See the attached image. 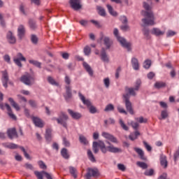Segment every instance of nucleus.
Here are the masks:
<instances>
[{"mask_svg":"<svg viewBox=\"0 0 179 179\" xmlns=\"http://www.w3.org/2000/svg\"><path fill=\"white\" fill-rule=\"evenodd\" d=\"M141 85H142V81L141 80H137L135 83V87L134 88L132 87H128L126 86L124 87V92L125 94H123V101H124L126 110L129 114L131 115H134L135 114V112L134 111V108L132 107V103L129 100L131 99V96H133L135 97L136 96V92L139 91V89L141 88Z\"/></svg>","mask_w":179,"mask_h":179,"instance_id":"nucleus-1","label":"nucleus"},{"mask_svg":"<svg viewBox=\"0 0 179 179\" xmlns=\"http://www.w3.org/2000/svg\"><path fill=\"white\" fill-rule=\"evenodd\" d=\"M143 6L145 9V10L141 12V15L145 17L142 19L143 23L145 26H155L156 22H155V13L152 10L153 7L146 2H143Z\"/></svg>","mask_w":179,"mask_h":179,"instance_id":"nucleus-2","label":"nucleus"},{"mask_svg":"<svg viewBox=\"0 0 179 179\" xmlns=\"http://www.w3.org/2000/svg\"><path fill=\"white\" fill-rule=\"evenodd\" d=\"M69 120V116H68V115L64 111H61L59 113V117L52 118V121H57V124L62 125V127L66 128V129H68V123L66 122V121H68Z\"/></svg>","mask_w":179,"mask_h":179,"instance_id":"nucleus-3","label":"nucleus"},{"mask_svg":"<svg viewBox=\"0 0 179 179\" xmlns=\"http://www.w3.org/2000/svg\"><path fill=\"white\" fill-rule=\"evenodd\" d=\"M99 148L102 153H107V147H106V144L103 141H99L98 142H93L92 150L94 153H99Z\"/></svg>","mask_w":179,"mask_h":179,"instance_id":"nucleus-4","label":"nucleus"},{"mask_svg":"<svg viewBox=\"0 0 179 179\" xmlns=\"http://www.w3.org/2000/svg\"><path fill=\"white\" fill-rule=\"evenodd\" d=\"M113 34L120 43V44L122 45V47H124V48H127L128 51L131 50V43H127V41L125 40V38L120 36L118 29L115 28L113 30Z\"/></svg>","mask_w":179,"mask_h":179,"instance_id":"nucleus-5","label":"nucleus"},{"mask_svg":"<svg viewBox=\"0 0 179 179\" xmlns=\"http://www.w3.org/2000/svg\"><path fill=\"white\" fill-rule=\"evenodd\" d=\"M78 94L83 104L87 106V107L89 108L90 113H91V114H96V113H97V109L96 108V107H94V106L92 105V102H90V100L86 99L85 96H83V94H82L81 93H79Z\"/></svg>","mask_w":179,"mask_h":179,"instance_id":"nucleus-6","label":"nucleus"},{"mask_svg":"<svg viewBox=\"0 0 179 179\" xmlns=\"http://www.w3.org/2000/svg\"><path fill=\"white\" fill-rule=\"evenodd\" d=\"M20 80L27 86H31V85H34V81L36 80V78H34V76H32L31 75L27 73L26 75L22 76Z\"/></svg>","mask_w":179,"mask_h":179,"instance_id":"nucleus-7","label":"nucleus"},{"mask_svg":"<svg viewBox=\"0 0 179 179\" xmlns=\"http://www.w3.org/2000/svg\"><path fill=\"white\" fill-rule=\"evenodd\" d=\"M99 176H100L99 173V169L96 168H88L85 177L86 179H92V177H94V178H97Z\"/></svg>","mask_w":179,"mask_h":179,"instance_id":"nucleus-8","label":"nucleus"},{"mask_svg":"<svg viewBox=\"0 0 179 179\" xmlns=\"http://www.w3.org/2000/svg\"><path fill=\"white\" fill-rule=\"evenodd\" d=\"M5 107L7 109L8 111V115H9L10 117L12 118V120H16V115L13 114V112L12 111V108H10V106L9 104L6 103L5 106L2 102H0V108L1 110H5Z\"/></svg>","mask_w":179,"mask_h":179,"instance_id":"nucleus-9","label":"nucleus"},{"mask_svg":"<svg viewBox=\"0 0 179 179\" xmlns=\"http://www.w3.org/2000/svg\"><path fill=\"white\" fill-rule=\"evenodd\" d=\"M31 120L34 124L35 127H37L38 128H44V125H45L44 121L38 117L33 116L31 117Z\"/></svg>","mask_w":179,"mask_h":179,"instance_id":"nucleus-10","label":"nucleus"},{"mask_svg":"<svg viewBox=\"0 0 179 179\" xmlns=\"http://www.w3.org/2000/svg\"><path fill=\"white\" fill-rule=\"evenodd\" d=\"M106 142L109 145V146L106 147V152H110V153H121L122 152L121 148L114 147L110 141H106Z\"/></svg>","mask_w":179,"mask_h":179,"instance_id":"nucleus-11","label":"nucleus"},{"mask_svg":"<svg viewBox=\"0 0 179 179\" xmlns=\"http://www.w3.org/2000/svg\"><path fill=\"white\" fill-rule=\"evenodd\" d=\"M100 40L103 41L104 45H106V48H110L111 45H113V41L108 36H104L103 34H101Z\"/></svg>","mask_w":179,"mask_h":179,"instance_id":"nucleus-12","label":"nucleus"},{"mask_svg":"<svg viewBox=\"0 0 179 179\" xmlns=\"http://www.w3.org/2000/svg\"><path fill=\"white\" fill-rule=\"evenodd\" d=\"M69 3L72 9H73L74 10H79V9H82L80 0H70Z\"/></svg>","mask_w":179,"mask_h":179,"instance_id":"nucleus-13","label":"nucleus"},{"mask_svg":"<svg viewBox=\"0 0 179 179\" xmlns=\"http://www.w3.org/2000/svg\"><path fill=\"white\" fill-rule=\"evenodd\" d=\"M26 36V28L24 25L20 24L17 28V36L20 40H22L23 38Z\"/></svg>","mask_w":179,"mask_h":179,"instance_id":"nucleus-14","label":"nucleus"},{"mask_svg":"<svg viewBox=\"0 0 179 179\" xmlns=\"http://www.w3.org/2000/svg\"><path fill=\"white\" fill-rule=\"evenodd\" d=\"M102 136L108 139V141H110V142H112V143H118V140L113 134L103 131L102 132Z\"/></svg>","mask_w":179,"mask_h":179,"instance_id":"nucleus-15","label":"nucleus"},{"mask_svg":"<svg viewBox=\"0 0 179 179\" xmlns=\"http://www.w3.org/2000/svg\"><path fill=\"white\" fill-rule=\"evenodd\" d=\"M13 61L15 64L17 65V66L22 68V62H20V61L26 62V57H23V55L20 52L17 54V57H14Z\"/></svg>","mask_w":179,"mask_h":179,"instance_id":"nucleus-16","label":"nucleus"},{"mask_svg":"<svg viewBox=\"0 0 179 179\" xmlns=\"http://www.w3.org/2000/svg\"><path fill=\"white\" fill-rule=\"evenodd\" d=\"M2 73V83L3 86L6 87V89L8 87V83L9 82V75L8 74V71L5 70L3 71H1Z\"/></svg>","mask_w":179,"mask_h":179,"instance_id":"nucleus-17","label":"nucleus"},{"mask_svg":"<svg viewBox=\"0 0 179 179\" xmlns=\"http://www.w3.org/2000/svg\"><path fill=\"white\" fill-rule=\"evenodd\" d=\"M67 111L73 120H80L82 118V114L79 112L72 110L71 109H68Z\"/></svg>","mask_w":179,"mask_h":179,"instance_id":"nucleus-18","label":"nucleus"},{"mask_svg":"<svg viewBox=\"0 0 179 179\" xmlns=\"http://www.w3.org/2000/svg\"><path fill=\"white\" fill-rule=\"evenodd\" d=\"M8 136L10 139H13V138H17V131H16V128H10L7 131Z\"/></svg>","mask_w":179,"mask_h":179,"instance_id":"nucleus-19","label":"nucleus"},{"mask_svg":"<svg viewBox=\"0 0 179 179\" xmlns=\"http://www.w3.org/2000/svg\"><path fill=\"white\" fill-rule=\"evenodd\" d=\"M7 40L8 41V43H10V44L16 43V38L15 37V36H13V33H12V31H10L7 33Z\"/></svg>","mask_w":179,"mask_h":179,"instance_id":"nucleus-20","label":"nucleus"},{"mask_svg":"<svg viewBox=\"0 0 179 179\" xmlns=\"http://www.w3.org/2000/svg\"><path fill=\"white\" fill-rule=\"evenodd\" d=\"M45 138L47 142H51L52 141V129L50 128L46 129Z\"/></svg>","mask_w":179,"mask_h":179,"instance_id":"nucleus-21","label":"nucleus"},{"mask_svg":"<svg viewBox=\"0 0 179 179\" xmlns=\"http://www.w3.org/2000/svg\"><path fill=\"white\" fill-rule=\"evenodd\" d=\"M62 157L63 159H66V160H68L71 157V155H69V152L68 151V149L64 148L61 150L60 152Z\"/></svg>","mask_w":179,"mask_h":179,"instance_id":"nucleus-22","label":"nucleus"},{"mask_svg":"<svg viewBox=\"0 0 179 179\" xmlns=\"http://www.w3.org/2000/svg\"><path fill=\"white\" fill-rule=\"evenodd\" d=\"M134 150L136 152H137V154L138 155V156L141 160H146V157L145 156V152H143V150H142V149L138 148H134Z\"/></svg>","mask_w":179,"mask_h":179,"instance_id":"nucleus-23","label":"nucleus"},{"mask_svg":"<svg viewBox=\"0 0 179 179\" xmlns=\"http://www.w3.org/2000/svg\"><path fill=\"white\" fill-rule=\"evenodd\" d=\"M101 59L103 61V62H108V56H107V53L106 52V49L103 48L101 52Z\"/></svg>","mask_w":179,"mask_h":179,"instance_id":"nucleus-24","label":"nucleus"},{"mask_svg":"<svg viewBox=\"0 0 179 179\" xmlns=\"http://www.w3.org/2000/svg\"><path fill=\"white\" fill-rule=\"evenodd\" d=\"M131 65L135 71L139 70V62L138 61V59L133 57L131 59Z\"/></svg>","mask_w":179,"mask_h":179,"instance_id":"nucleus-25","label":"nucleus"},{"mask_svg":"<svg viewBox=\"0 0 179 179\" xmlns=\"http://www.w3.org/2000/svg\"><path fill=\"white\" fill-rule=\"evenodd\" d=\"M151 34H154V36H163L164 34V31L159 29V28H153L151 31Z\"/></svg>","mask_w":179,"mask_h":179,"instance_id":"nucleus-26","label":"nucleus"},{"mask_svg":"<svg viewBox=\"0 0 179 179\" xmlns=\"http://www.w3.org/2000/svg\"><path fill=\"white\" fill-rule=\"evenodd\" d=\"M66 95L64 96L66 100H68V99H71L72 97V91L71 90V86L66 85Z\"/></svg>","mask_w":179,"mask_h":179,"instance_id":"nucleus-27","label":"nucleus"},{"mask_svg":"<svg viewBox=\"0 0 179 179\" xmlns=\"http://www.w3.org/2000/svg\"><path fill=\"white\" fill-rule=\"evenodd\" d=\"M85 69L87 71V72L90 75V76H93V70L92 69V67H90V65L86 63V62H84L83 64Z\"/></svg>","mask_w":179,"mask_h":179,"instance_id":"nucleus-28","label":"nucleus"},{"mask_svg":"<svg viewBox=\"0 0 179 179\" xmlns=\"http://www.w3.org/2000/svg\"><path fill=\"white\" fill-rule=\"evenodd\" d=\"M160 164L164 169H167L168 162H167V157L166 156H161L160 157Z\"/></svg>","mask_w":179,"mask_h":179,"instance_id":"nucleus-29","label":"nucleus"},{"mask_svg":"<svg viewBox=\"0 0 179 179\" xmlns=\"http://www.w3.org/2000/svg\"><path fill=\"white\" fill-rule=\"evenodd\" d=\"M8 101L10 103L11 106L15 108L17 111L20 110V106H19V104L13 100V98H9Z\"/></svg>","mask_w":179,"mask_h":179,"instance_id":"nucleus-30","label":"nucleus"},{"mask_svg":"<svg viewBox=\"0 0 179 179\" xmlns=\"http://www.w3.org/2000/svg\"><path fill=\"white\" fill-rule=\"evenodd\" d=\"M106 8H108L110 15H111L112 16H118V13L114 10V8H113V6H111V5L107 4Z\"/></svg>","mask_w":179,"mask_h":179,"instance_id":"nucleus-31","label":"nucleus"},{"mask_svg":"<svg viewBox=\"0 0 179 179\" xmlns=\"http://www.w3.org/2000/svg\"><path fill=\"white\" fill-rule=\"evenodd\" d=\"M166 86H167V84H166V83L162 82V81L156 82L155 84V87L156 89H162L163 87H166Z\"/></svg>","mask_w":179,"mask_h":179,"instance_id":"nucleus-32","label":"nucleus"},{"mask_svg":"<svg viewBox=\"0 0 179 179\" xmlns=\"http://www.w3.org/2000/svg\"><path fill=\"white\" fill-rule=\"evenodd\" d=\"M29 26L31 30H36L37 29V24L34 20L30 19L29 20Z\"/></svg>","mask_w":179,"mask_h":179,"instance_id":"nucleus-33","label":"nucleus"},{"mask_svg":"<svg viewBox=\"0 0 179 179\" xmlns=\"http://www.w3.org/2000/svg\"><path fill=\"white\" fill-rule=\"evenodd\" d=\"M87 156L90 162H92V163H96V158H94V155H93L92 150H87Z\"/></svg>","mask_w":179,"mask_h":179,"instance_id":"nucleus-34","label":"nucleus"},{"mask_svg":"<svg viewBox=\"0 0 179 179\" xmlns=\"http://www.w3.org/2000/svg\"><path fill=\"white\" fill-rule=\"evenodd\" d=\"M97 10H98V13L100 16L105 17V16L106 15V10L103 7L98 6Z\"/></svg>","mask_w":179,"mask_h":179,"instance_id":"nucleus-35","label":"nucleus"},{"mask_svg":"<svg viewBox=\"0 0 179 179\" xmlns=\"http://www.w3.org/2000/svg\"><path fill=\"white\" fill-rule=\"evenodd\" d=\"M69 172H70V174H71V176H73V177H74V178H76L78 177V175H76V173H78V171L76 170V169L75 167L70 166Z\"/></svg>","mask_w":179,"mask_h":179,"instance_id":"nucleus-36","label":"nucleus"},{"mask_svg":"<svg viewBox=\"0 0 179 179\" xmlns=\"http://www.w3.org/2000/svg\"><path fill=\"white\" fill-rule=\"evenodd\" d=\"M48 82L50 84L52 85L53 86H59V83L55 81V80L51 77V76H48Z\"/></svg>","mask_w":179,"mask_h":179,"instance_id":"nucleus-37","label":"nucleus"},{"mask_svg":"<svg viewBox=\"0 0 179 179\" xmlns=\"http://www.w3.org/2000/svg\"><path fill=\"white\" fill-rule=\"evenodd\" d=\"M79 141L80 143H83V145H89V141H87V138H86V137L83 135H80L79 136Z\"/></svg>","mask_w":179,"mask_h":179,"instance_id":"nucleus-38","label":"nucleus"},{"mask_svg":"<svg viewBox=\"0 0 179 179\" xmlns=\"http://www.w3.org/2000/svg\"><path fill=\"white\" fill-rule=\"evenodd\" d=\"M136 164L138 166V167H141V169H143V170H146V169H148V164L145 162H137Z\"/></svg>","mask_w":179,"mask_h":179,"instance_id":"nucleus-39","label":"nucleus"},{"mask_svg":"<svg viewBox=\"0 0 179 179\" xmlns=\"http://www.w3.org/2000/svg\"><path fill=\"white\" fill-rule=\"evenodd\" d=\"M143 33L146 40H150V34H149V29L144 28L143 29Z\"/></svg>","mask_w":179,"mask_h":179,"instance_id":"nucleus-40","label":"nucleus"},{"mask_svg":"<svg viewBox=\"0 0 179 179\" xmlns=\"http://www.w3.org/2000/svg\"><path fill=\"white\" fill-rule=\"evenodd\" d=\"M19 148L22 150V152H23L24 157H26V159H27L28 160H31V157H30V155L27 153V152H26V150L22 146H20Z\"/></svg>","mask_w":179,"mask_h":179,"instance_id":"nucleus-41","label":"nucleus"},{"mask_svg":"<svg viewBox=\"0 0 179 179\" xmlns=\"http://www.w3.org/2000/svg\"><path fill=\"white\" fill-rule=\"evenodd\" d=\"M104 111H106V113H108V111H114V105L111 103L108 104L106 106Z\"/></svg>","mask_w":179,"mask_h":179,"instance_id":"nucleus-42","label":"nucleus"},{"mask_svg":"<svg viewBox=\"0 0 179 179\" xmlns=\"http://www.w3.org/2000/svg\"><path fill=\"white\" fill-rule=\"evenodd\" d=\"M29 64H31L32 65H34L35 66H37V68H41V63L36 61V60H29Z\"/></svg>","mask_w":179,"mask_h":179,"instance_id":"nucleus-43","label":"nucleus"},{"mask_svg":"<svg viewBox=\"0 0 179 179\" xmlns=\"http://www.w3.org/2000/svg\"><path fill=\"white\" fill-rule=\"evenodd\" d=\"M136 120L140 124H146V122H148V119L144 118L143 117H137L136 118Z\"/></svg>","mask_w":179,"mask_h":179,"instance_id":"nucleus-44","label":"nucleus"},{"mask_svg":"<svg viewBox=\"0 0 179 179\" xmlns=\"http://www.w3.org/2000/svg\"><path fill=\"white\" fill-rule=\"evenodd\" d=\"M151 65H152V62L150 60L148 59L144 62L143 67L145 69H149V68H150Z\"/></svg>","mask_w":179,"mask_h":179,"instance_id":"nucleus-45","label":"nucleus"},{"mask_svg":"<svg viewBox=\"0 0 179 179\" xmlns=\"http://www.w3.org/2000/svg\"><path fill=\"white\" fill-rule=\"evenodd\" d=\"M144 174L148 177H150L152 176H153V174H155V170L153 169H148V170H146L144 173Z\"/></svg>","mask_w":179,"mask_h":179,"instance_id":"nucleus-46","label":"nucleus"},{"mask_svg":"<svg viewBox=\"0 0 179 179\" xmlns=\"http://www.w3.org/2000/svg\"><path fill=\"white\" fill-rule=\"evenodd\" d=\"M34 174L37 177L38 179H43V176H44L43 171L41 172L38 171H35Z\"/></svg>","mask_w":179,"mask_h":179,"instance_id":"nucleus-47","label":"nucleus"},{"mask_svg":"<svg viewBox=\"0 0 179 179\" xmlns=\"http://www.w3.org/2000/svg\"><path fill=\"white\" fill-rule=\"evenodd\" d=\"M62 139H63V145L66 148H69V146H71V143L69 142V141H68L66 137H63Z\"/></svg>","mask_w":179,"mask_h":179,"instance_id":"nucleus-48","label":"nucleus"},{"mask_svg":"<svg viewBox=\"0 0 179 179\" xmlns=\"http://www.w3.org/2000/svg\"><path fill=\"white\" fill-rule=\"evenodd\" d=\"M120 124L122 127V129H124V131H128L129 129V128L128 127V126L126 125L125 123H124V121H122V120H120Z\"/></svg>","mask_w":179,"mask_h":179,"instance_id":"nucleus-49","label":"nucleus"},{"mask_svg":"<svg viewBox=\"0 0 179 179\" xmlns=\"http://www.w3.org/2000/svg\"><path fill=\"white\" fill-rule=\"evenodd\" d=\"M38 166H39L40 169H42V170H47V165H45L44 162L39 161L38 162Z\"/></svg>","mask_w":179,"mask_h":179,"instance_id":"nucleus-50","label":"nucleus"},{"mask_svg":"<svg viewBox=\"0 0 179 179\" xmlns=\"http://www.w3.org/2000/svg\"><path fill=\"white\" fill-rule=\"evenodd\" d=\"M7 148L8 149H17V148H19V145L11 143L7 145Z\"/></svg>","mask_w":179,"mask_h":179,"instance_id":"nucleus-51","label":"nucleus"},{"mask_svg":"<svg viewBox=\"0 0 179 179\" xmlns=\"http://www.w3.org/2000/svg\"><path fill=\"white\" fill-rule=\"evenodd\" d=\"M120 29L122 30V31H128V30H129V25L124 24V25L120 26Z\"/></svg>","mask_w":179,"mask_h":179,"instance_id":"nucleus-52","label":"nucleus"},{"mask_svg":"<svg viewBox=\"0 0 179 179\" xmlns=\"http://www.w3.org/2000/svg\"><path fill=\"white\" fill-rule=\"evenodd\" d=\"M161 116L163 118V120H166V118L169 117V113H167V110H162L161 112Z\"/></svg>","mask_w":179,"mask_h":179,"instance_id":"nucleus-53","label":"nucleus"},{"mask_svg":"<svg viewBox=\"0 0 179 179\" xmlns=\"http://www.w3.org/2000/svg\"><path fill=\"white\" fill-rule=\"evenodd\" d=\"M117 111H119V113H120V114H125V115H128V113L123 108L117 107Z\"/></svg>","mask_w":179,"mask_h":179,"instance_id":"nucleus-54","label":"nucleus"},{"mask_svg":"<svg viewBox=\"0 0 179 179\" xmlns=\"http://www.w3.org/2000/svg\"><path fill=\"white\" fill-rule=\"evenodd\" d=\"M90 52H91L90 47L86 46V47L84 48V53H85L86 55H90Z\"/></svg>","mask_w":179,"mask_h":179,"instance_id":"nucleus-55","label":"nucleus"},{"mask_svg":"<svg viewBox=\"0 0 179 179\" xmlns=\"http://www.w3.org/2000/svg\"><path fill=\"white\" fill-rule=\"evenodd\" d=\"M29 103L31 106V107H33V108H36V107H37V103H36V101L34 100H29Z\"/></svg>","mask_w":179,"mask_h":179,"instance_id":"nucleus-56","label":"nucleus"},{"mask_svg":"<svg viewBox=\"0 0 179 179\" xmlns=\"http://www.w3.org/2000/svg\"><path fill=\"white\" fill-rule=\"evenodd\" d=\"M31 40L34 44H37L38 41V38L35 35H31Z\"/></svg>","mask_w":179,"mask_h":179,"instance_id":"nucleus-57","label":"nucleus"},{"mask_svg":"<svg viewBox=\"0 0 179 179\" xmlns=\"http://www.w3.org/2000/svg\"><path fill=\"white\" fill-rule=\"evenodd\" d=\"M91 23L94 24V26H96V27H97L98 29H100L101 27V25L100 24V23L98 21H96L94 20H92Z\"/></svg>","mask_w":179,"mask_h":179,"instance_id":"nucleus-58","label":"nucleus"},{"mask_svg":"<svg viewBox=\"0 0 179 179\" xmlns=\"http://www.w3.org/2000/svg\"><path fill=\"white\" fill-rule=\"evenodd\" d=\"M120 21L123 24H127V23H128V19L127 18L126 16L124 15L120 17Z\"/></svg>","mask_w":179,"mask_h":179,"instance_id":"nucleus-59","label":"nucleus"},{"mask_svg":"<svg viewBox=\"0 0 179 179\" xmlns=\"http://www.w3.org/2000/svg\"><path fill=\"white\" fill-rule=\"evenodd\" d=\"M131 125L132 128H134V129L136 130V129H138V128H139V123H138V122H131Z\"/></svg>","mask_w":179,"mask_h":179,"instance_id":"nucleus-60","label":"nucleus"},{"mask_svg":"<svg viewBox=\"0 0 179 179\" xmlns=\"http://www.w3.org/2000/svg\"><path fill=\"white\" fill-rule=\"evenodd\" d=\"M143 145L146 150H148V152H152V147L149 145V144H148L146 141H143Z\"/></svg>","mask_w":179,"mask_h":179,"instance_id":"nucleus-61","label":"nucleus"},{"mask_svg":"<svg viewBox=\"0 0 179 179\" xmlns=\"http://www.w3.org/2000/svg\"><path fill=\"white\" fill-rule=\"evenodd\" d=\"M106 87H110V78H107L103 80Z\"/></svg>","mask_w":179,"mask_h":179,"instance_id":"nucleus-62","label":"nucleus"},{"mask_svg":"<svg viewBox=\"0 0 179 179\" xmlns=\"http://www.w3.org/2000/svg\"><path fill=\"white\" fill-rule=\"evenodd\" d=\"M64 82H65L66 85H67V86H69V85H71V78H69V76H65Z\"/></svg>","mask_w":179,"mask_h":179,"instance_id":"nucleus-63","label":"nucleus"},{"mask_svg":"<svg viewBox=\"0 0 179 179\" xmlns=\"http://www.w3.org/2000/svg\"><path fill=\"white\" fill-rule=\"evenodd\" d=\"M117 169L119 170H120L121 171H125V170H126L125 166L122 164H118Z\"/></svg>","mask_w":179,"mask_h":179,"instance_id":"nucleus-64","label":"nucleus"}]
</instances>
